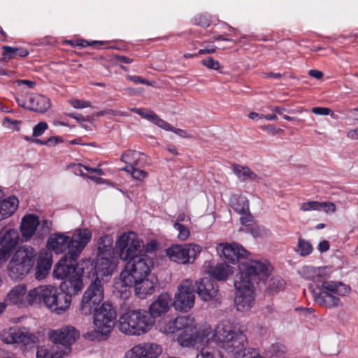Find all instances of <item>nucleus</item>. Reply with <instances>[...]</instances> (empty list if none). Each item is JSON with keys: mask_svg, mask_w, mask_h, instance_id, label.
Wrapping results in <instances>:
<instances>
[{"mask_svg": "<svg viewBox=\"0 0 358 358\" xmlns=\"http://www.w3.org/2000/svg\"><path fill=\"white\" fill-rule=\"evenodd\" d=\"M299 275L308 280L317 283L318 290L309 286L314 301L327 308L341 307L343 302L339 296L350 294V286L336 280H327L331 271L327 267H313L305 266L299 271Z\"/></svg>", "mask_w": 358, "mask_h": 358, "instance_id": "f257e3e1", "label": "nucleus"}, {"mask_svg": "<svg viewBox=\"0 0 358 358\" xmlns=\"http://www.w3.org/2000/svg\"><path fill=\"white\" fill-rule=\"evenodd\" d=\"M153 266L152 259L149 262L141 260L136 264L123 268L120 275L123 289L120 291V297L127 298L130 294L127 288L131 287H134L135 294L139 299H143L152 294L157 282L156 278L150 276Z\"/></svg>", "mask_w": 358, "mask_h": 358, "instance_id": "f03ea898", "label": "nucleus"}, {"mask_svg": "<svg viewBox=\"0 0 358 358\" xmlns=\"http://www.w3.org/2000/svg\"><path fill=\"white\" fill-rule=\"evenodd\" d=\"M57 288L53 285H41L32 293L38 295L37 305L43 303L52 313L61 315L66 312L71 304L72 295L79 292L71 289Z\"/></svg>", "mask_w": 358, "mask_h": 358, "instance_id": "7ed1b4c3", "label": "nucleus"}, {"mask_svg": "<svg viewBox=\"0 0 358 358\" xmlns=\"http://www.w3.org/2000/svg\"><path fill=\"white\" fill-rule=\"evenodd\" d=\"M79 255L65 254L56 264L53 270L54 278L63 280L61 289L80 292L83 287V269L78 267Z\"/></svg>", "mask_w": 358, "mask_h": 358, "instance_id": "20e7f679", "label": "nucleus"}, {"mask_svg": "<svg viewBox=\"0 0 358 358\" xmlns=\"http://www.w3.org/2000/svg\"><path fill=\"white\" fill-rule=\"evenodd\" d=\"M115 250L120 259L126 262L124 268L136 264L141 260L149 262L152 259L143 253V242L133 231H125L117 236Z\"/></svg>", "mask_w": 358, "mask_h": 358, "instance_id": "39448f33", "label": "nucleus"}, {"mask_svg": "<svg viewBox=\"0 0 358 358\" xmlns=\"http://www.w3.org/2000/svg\"><path fill=\"white\" fill-rule=\"evenodd\" d=\"M92 238V233L87 229H78L69 237L62 234H52L48 239V248L56 254L80 255Z\"/></svg>", "mask_w": 358, "mask_h": 358, "instance_id": "423d86ee", "label": "nucleus"}, {"mask_svg": "<svg viewBox=\"0 0 358 358\" xmlns=\"http://www.w3.org/2000/svg\"><path fill=\"white\" fill-rule=\"evenodd\" d=\"M213 339L220 347L229 352H234L236 350L245 348L248 343L244 332L237 324L229 320H222L217 324L214 330Z\"/></svg>", "mask_w": 358, "mask_h": 358, "instance_id": "0eeeda50", "label": "nucleus"}, {"mask_svg": "<svg viewBox=\"0 0 358 358\" xmlns=\"http://www.w3.org/2000/svg\"><path fill=\"white\" fill-rule=\"evenodd\" d=\"M155 323V319L148 310H129L120 317L118 329L127 335L141 336L148 332Z\"/></svg>", "mask_w": 358, "mask_h": 358, "instance_id": "6e6552de", "label": "nucleus"}, {"mask_svg": "<svg viewBox=\"0 0 358 358\" xmlns=\"http://www.w3.org/2000/svg\"><path fill=\"white\" fill-rule=\"evenodd\" d=\"M36 257V252L31 246L19 248L7 266L9 277L15 280L24 278L34 266Z\"/></svg>", "mask_w": 358, "mask_h": 358, "instance_id": "1a4fd4ad", "label": "nucleus"}, {"mask_svg": "<svg viewBox=\"0 0 358 358\" xmlns=\"http://www.w3.org/2000/svg\"><path fill=\"white\" fill-rule=\"evenodd\" d=\"M190 320L188 325L180 329L182 331L177 336V342L182 347H193L203 341L211 333V327L207 324H198L195 323L194 318L187 316Z\"/></svg>", "mask_w": 358, "mask_h": 358, "instance_id": "9d476101", "label": "nucleus"}, {"mask_svg": "<svg viewBox=\"0 0 358 358\" xmlns=\"http://www.w3.org/2000/svg\"><path fill=\"white\" fill-rule=\"evenodd\" d=\"M238 273L236 278L252 282L253 278L257 277L259 280L266 279L271 273L272 266L265 259H246L240 262Z\"/></svg>", "mask_w": 358, "mask_h": 358, "instance_id": "9b49d317", "label": "nucleus"}, {"mask_svg": "<svg viewBox=\"0 0 358 358\" xmlns=\"http://www.w3.org/2000/svg\"><path fill=\"white\" fill-rule=\"evenodd\" d=\"M92 313L95 330L102 336L110 334L117 318L116 310L112 303L105 301Z\"/></svg>", "mask_w": 358, "mask_h": 358, "instance_id": "f8f14e48", "label": "nucleus"}, {"mask_svg": "<svg viewBox=\"0 0 358 358\" xmlns=\"http://www.w3.org/2000/svg\"><path fill=\"white\" fill-rule=\"evenodd\" d=\"M104 298L103 286L99 277L92 282L84 292L80 307L83 315H90L100 306Z\"/></svg>", "mask_w": 358, "mask_h": 358, "instance_id": "ddd939ff", "label": "nucleus"}, {"mask_svg": "<svg viewBox=\"0 0 358 358\" xmlns=\"http://www.w3.org/2000/svg\"><path fill=\"white\" fill-rule=\"evenodd\" d=\"M234 286L236 288L234 305L236 310L241 313L249 311L255 301V287L252 282L235 278Z\"/></svg>", "mask_w": 358, "mask_h": 358, "instance_id": "4468645a", "label": "nucleus"}, {"mask_svg": "<svg viewBox=\"0 0 358 358\" xmlns=\"http://www.w3.org/2000/svg\"><path fill=\"white\" fill-rule=\"evenodd\" d=\"M195 289L192 279L182 280L174 295L173 306L180 312H188L195 303Z\"/></svg>", "mask_w": 358, "mask_h": 358, "instance_id": "2eb2a0df", "label": "nucleus"}, {"mask_svg": "<svg viewBox=\"0 0 358 358\" xmlns=\"http://www.w3.org/2000/svg\"><path fill=\"white\" fill-rule=\"evenodd\" d=\"M201 247L198 244H176L166 250V254L172 262L181 264L193 263L201 253Z\"/></svg>", "mask_w": 358, "mask_h": 358, "instance_id": "dca6fc26", "label": "nucleus"}, {"mask_svg": "<svg viewBox=\"0 0 358 358\" xmlns=\"http://www.w3.org/2000/svg\"><path fill=\"white\" fill-rule=\"evenodd\" d=\"M80 332L73 326L67 325L58 330L50 331V340L59 346L62 353L66 356L71 353V345L79 338Z\"/></svg>", "mask_w": 358, "mask_h": 358, "instance_id": "f3484780", "label": "nucleus"}, {"mask_svg": "<svg viewBox=\"0 0 358 358\" xmlns=\"http://www.w3.org/2000/svg\"><path fill=\"white\" fill-rule=\"evenodd\" d=\"M36 289V287L30 289L27 294L26 285L20 284L15 286L8 293L6 301L19 308L27 307L29 305H37L38 295L35 296V294L32 293Z\"/></svg>", "mask_w": 358, "mask_h": 358, "instance_id": "a211bd4d", "label": "nucleus"}, {"mask_svg": "<svg viewBox=\"0 0 358 358\" xmlns=\"http://www.w3.org/2000/svg\"><path fill=\"white\" fill-rule=\"evenodd\" d=\"M1 338L5 343H22L29 348L38 341V338L34 334L16 327L4 329L1 334Z\"/></svg>", "mask_w": 358, "mask_h": 358, "instance_id": "6ab92c4d", "label": "nucleus"}, {"mask_svg": "<svg viewBox=\"0 0 358 358\" xmlns=\"http://www.w3.org/2000/svg\"><path fill=\"white\" fill-rule=\"evenodd\" d=\"M218 255L229 263H235L241 258L247 257L249 252L240 244L236 243H221L216 247Z\"/></svg>", "mask_w": 358, "mask_h": 358, "instance_id": "aec40b11", "label": "nucleus"}, {"mask_svg": "<svg viewBox=\"0 0 358 358\" xmlns=\"http://www.w3.org/2000/svg\"><path fill=\"white\" fill-rule=\"evenodd\" d=\"M162 353V348L155 343L138 344L124 355V358H157Z\"/></svg>", "mask_w": 358, "mask_h": 358, "instance_id": "412c9836", "label": "nucleus"}, {"mask_svg": "<svg viewBox=\"0 0 358 358\" xmlns=\"http://www.w3.org/2000/svg\"><path fill=\"white\" fill-rule=\"evenodd\" d=\"M131 110L166 131H171L179 136L183 138L187 136V132L185 130L173 128L170 124L161 119L152 110L138 108H133Z\"/></svg>", "mask_w": 358, "mask_h": 358, "instance_id": "4be33fe9", "label": "nucleus"}, {"mask_svg": "<svg viewBox=\"0 0 358 358\" xmlns=\"http://www.w3.org/2000/svg\"><path fill=\"white\" fill-rule=\"evenodd\" d=\"M118 264L119 260L115 255H96L94 265L96 277L112 275L117 271Z\"/></svg>", "mask_w": 358, "mask_h": 358, "instance_id": "5701e85b", "label": "nucleus"}, {"mask_svg": "<svg viewBox=\"0 0 358 358\" xmlns=\"http://www.w3.org/2000/svg\"><path fill=\"white\" fill-rule=\"evenodd\" d=\"M20 237L16 229H2L0 231V251L11 255L20 243Z\"/></svg>", "mask_w": 358, "mask_h": 358, "instance_id": "b1692460", "label": "nucleus"}, {"mask_svg": "<svg viewBox=\"0 0 358 358\" xmlns=\"http://www.w3.org/2000/svg\"><path fill=\"white\" fill-rule=\"evenodd\" d=\"M189 321L187 316H178L176 318L166 317L159 321L158 329L162 333L172 334L180 331L182 327H187Z\"/></svg>", "mask_w": 358, "mask_h": 358, "instance_id": "393cba45", "label": "nucleus"}, {"mask_svg": "<svg viewBox=\"0 0 358 358\" xmlns=\"http://www.w3.org/2000/svg\"><path fill=\"white\" fill-rule=\"evenodd\" d=\"M197 293L204 301L215 299L218 294V285L215 280L204 277L197 282Z\"/></svg>", "mask_w": 358, "mask_h": 358, "instance_id": "a878e982", "label": "nucleus"}, {"mask_svg": "<svg viewBox=\"0 0 358 358\" xmlns=\"http://www.w3.org/2000/svg\"><path fill=\"white\" fill-rule=\"evenodd\" d=\"M40 225L39 218L34 214L24 215L21 220L20 231L24 241H29Z\"/></svg>", "mask_w": 358, "mask_h": 358, "instance_id": "bb28decb", "label": "nucleus"}, {"mask_svg": "<svg viewBox=\"0 0 358 358\" xmlns=\"http://www.w3.org/2000/svg\"><path fill=\"white\" fill-rule=\"evenodd\" d=\"M172 298L166 292L162 293L150 306L148 312L155 320L162 314L167 313L171 307Z\"/></svg>", "mask_w": 358, "mask_h": 358, "instance_id": "cd10ccee", "label": "nucleus"}, {"mask_svg": "<svg viewBox=\"0 0 358 358\" xmlns=\"http://www.w3.org/2000/svg\"><path fill=\"white\" fill-rule=\"evenodd\" d=\"M52 254L46 250L40 252L39 258L36 268V278L41 280L49 273L52 266Z\"/></svg>", "mask_w": 358, "mask_h": 358, "instance_id": "c85d7f7f", "label": "nucleus"}, {"mask_svg": "<svg viewBox=\"0 0 358 358\" xmlns=\"http://www.w3.org/2000/svg\"><path fill=\"white\" fill-rule=\"evenodd\" d=\"M50 107V99L40 94L29 95V110L39 113L47 111Z\"/></svg>", "mask_w": 358, "mask_h": 358, "instance_id": "c756f323", "label": "nucleus"}, {"mask_svg": "<svg viewBox=\"0 0 358 358\" xmlns=\"http://www.w3.org/2000/svg\"><path fill=\"white\" fill-rule=\"evenodd\" d=\"M18 205L19 201L17 197H3L0 202V221L11 216L16 211Z\"/></svg>", "mask_w": 358, "mask_h": 358, "instance_id": "7c9ffc66", "label": "nucleus"}, {"mask_svg": "<svg viewBox=\"0 0 358 358\" xmlns=\"http://www.w3.org/2000/svg\"><path fill=\"white\" fill-rule=\"evenodd\" d=\"M97 245L96 255H115L113 240L111 236L106 234L101 236L98 240Z\"/></svg>", "mask_w": 358, "mask_h": 358, "instance_id": "2f4dec72", "label": "nucleus"}, {"mask_svg": "<svg viewBox=\"0 0 358 358\" xmlns=\"http://www.w3.org/2000/svg\"><path fill=\"white\" fill-rule=\"evenodd\" d=\"M208 272L214 278L218 280H224L233 273V268L225 263H220L210 266Z\"/></svg>", "mask_w": 358, "mask_h": 358, "instance_id": "473e14b6", "label": "nucleus"}, {"mask_svg": "<svg viewBox=\"0 0 358 358\" xmlns=\"http://www.w3.org/2000/svg\"><path fill=\"white\" fill-rule=\"evenodd\" d=\"M230 206L238 214L249 211V201L242 195L233 194L230 198Z\"/></svg>", "mask_w": 358, "mask_h": 358, "instance_id": "72a5a7b5", "label": "nucleus"}, {"mask_svg": "<svg viewBox=\"0 0 358 358\" xmlns=\"http://www.w3.org/2000/svg\"><path fill=\"white\" fill-rule=\"evenodd\" d=\"M65 355L59 350V346L56 344L50 348L45 346L37 348V358H62Z\"/></svg>", "mask_w": 358, "mask_h": 358, "instance_id": "f704fd0d", "label": "nucleus"}, {"mask_svg": "<svg viewBox=\"0 0 358 358\" xmlns=\"http://www.w3.org/2000/svg\"><path fill=\"white\" fill-rule=\"evenodd\" d=\"M231 170L233 173L237 176V178L241 181H245L247 180H256L258 179V176L250 169L247 166H243L239 164H234L231 166Z\"/></svg>", "mask_w": 358, "mask_h": 358, "instance_id": "c9c22d12", "label": "nucleus"}, {"mask_svg": "<svg viewBox=\"0 0 358 358\" xmlns=\"http://www.w3.org/2000/svg\"><path fill=\"white\" fill-rule=\"evenodd\" d=\"M196 358H223V355L217 348L207 344L201 348Z\"/></svg>", "mask_w": 358, "mask_h": 358, "instance_id": "e433bc0d", "label": "nucleus"}, {"mask_svg": "<svg viewBox=\"0 0 358 358\" xmlns=\"http://www.w3.org/2000/svg\"><path fill=\"white\" fill-rule=\"evenodd\" d=\"M3 56L6 59H12L15 56L20 57H24L29 55V51L27 49L22 48H15L10 46H3Z\"/></svg>", "mask_w": 358, "mask_h": 358, "instance_id": "4c0bfd02", "label": "nucleus"}, {"mask_svg": "<svg viewBox=\"0 0 358 358\" xmlns=\"http://www.w3.org/2000/svg\"><path fill=\"white\" fill-rule=\"evenodd\" d=\"M143 156V154L140 152L129 150L122 155L121 160L125 164H131L136 166L138 165V161Z\"/></svg>", "mask_w": 358, "mask_h": 358, "instance_id": "58836bf2", "label": "nucleus"}, {"mask_svg": "<svg viewBox=\"0 0 358 358\" xmlns=\"http://www.w3.org/2000/svg\"><path fill=\"white\" fill-rule=\"evenodd\" d=\"M235 352V358H262L258 349L255 348H240Z\"/></svg>", "mask_w": 358, "mask_h": 358, "instance_id": "ea45409f", "label": "nucleus"}, {"mask_svg": "<svg viewBox=\"0 0 358 358\" xmlns=\"http://www.w3.org/2000/svg\"><path fill=\"white\" fill-rule=\"evenodd\" d=\"M296 252L302 257L308 256L313 252L312 245L309 241L299 238Z\"/></svg>", "mask_w": 358, "mask_h": 358, "instance_id": "a19ab883", "label": "nucleus"}, {"mask_svg": "<svg viewBox=\"0 0 358 358\" xmlns=\"http://www.w3.org/2000/svg\"><path fill=\"white\" fill-rule=\"evenodd\" d=\"M173 228L178 231L177 237L180 241H184L189 238L190 231L187 227L178 222H174Z\"/></svg>", "mask_w": 358, "mask_h": 358, "instance_id": "79ce46f5", "label": "nucleus"}, {"mask_svg": "<svg viewBox=\"0 0 358 358\" xmlns=\"http://www.w3.org/2000/svg\"><path fill=\"white\" fill-rule=\"evenodd\" d=\"M34 143L38 145H44L48 146H54L60 143L63 142V138L59 136H52L50 137L48 140L43 141L41 139H35L34 140Z\"/></svg>", "mask_w": 358, "mask_h": 358, "instance_id": "37998d69", "label": "nucleus"}, {"mask_svg": "<svg viewBox=\"0 0 358 358\" xmlns=\"http://www.w3.org/2000/svg\"><path fill=\"white\" fill-rule=\"evenodd\" d=\"M319 206H320L319 201H310L303 202V203H301L300 210L303 212L313 211V210L318 211V210H320Z\"/></svg>", "mask_w": 358, "mask_h": 358, "instance_id": "c03bdc74", "label": "nucleus"}, {"mask_svg": "<svg viewBox=\"0 0 358 358\" xmlns=\"http://www.w3.org/2000/svg\"><path fill=\"white\" fill-rule=\"evenodd\" d=\"M201 63L209 69L219 70L220 68V62L215 60L212 57H208L203 59Z\"/></svg>", "mask_w": 358, "mask_h": 358, "instance_id": "a18cd8bd", "label": "nucleus"}, {"mask_svg": "<svg viewBox=\"0 0 358 358\" xmlns=\"http://www.w3.org/2000/svg\"><path fill=\"white\" fill-rule=\"evenodd\" d=\"M48 128V125L45 122H40L33 128V137L36 138L41 136Z\"/></svg>", "mask_w": 358, "mask_h": 358, "instance_id": "49530a36", "label": "nucleus"}, {"mask_svg": "<svg viewBox=\"0 0 358 358\" xmlns=\"http://www.w3.org/2000/svg\"><path fill=\"white\" fill-rule=\"evenodd\" d=\"M320 210L324 211L326 213H332L336 210V205L331 202H319Z\"/></svg>", "mask_w": 358, "mask_h": 358, "instance_id": "de8ad7c7", "label": "nucleus"}, {"mask_svg": "<svg viewBox=\"0 0 358 358\" xmlns=\"http://www.w3.org/2000/svg\"><path fill=\"white\" fill-rule=\"evenodd\" d=\"M194 23L203 27L210 25V19L206 15H199L194 18Z\"/></svg>", "mask_w": 358, "mask_h": 358, "instance_id": "09e8293b", "label": "nucleus"}, {"mask_svg": "<svg viewBox=\"0 0 358 358\" xmlns=\"http://www.w3.org/2000/svg\"><path fill=\"white\" fill-rule=\"evenodd\" d=\"M158 248V243L155 240H152L148 243L145 245H143V253H150L157 250Z\"/></svg>", "mask_w": 358, "mask_h": 358, "instance_id": "8fccbe9b", "label": "nucleus"}, {"mask_svg": "<svg viewBox=\"0 0 358 358\" xmlns=\"http://www.w3.org/2000/svg\"><path fill=\"white\" fill-rule=\"evenodd\" d=\"M71 104L74 108L81 109L90 106V102L88 101L74 99L71 101Z\"/></svg>", "mask_w": 358, "mask_h": 358, "instance_id": "3c124183", "label": "nucleus"}, {"mask_svg": "<svg viewBox=\"0 0 358 358\" xmlns=\"http://www.w3.org/2000/svg\"><path fill=\"white\" fill-rule=\"evenodd\" d=\"M131 176L138 180H142L147 177L148 173L143 170L137 169L134 166L133 171L131 173Z\"/></svg>", "mask_w": 358, "mask_h": 358, "instance_id": "603ef678", "label": "nucleus"}, {"mask_svg": "<svg viewBox=\"0 0 358 358\" xmlns=\"http://www.w3.org/2000/svg\"><path fill=\"white\" fill-rule=\"evenodd\" d=\"M312 112L318 115H332L334 114L333 111L324 107H315L312 109Z\"/></svg>", "mask_w": 358, "mask_h": 358, "instance_id": "864d4df0", "label": "nucleus"}, {"mask_svg": "<svg viewBox=\"0 0 358 358\" xmlns=\"http://www.w3.org/2000/svg\"><path fill=\"white\" fill-rule=\"evenodd\" d=\"M83 169H85L87 171L92 172V168L87 166L82 165L80 164L74 165V172L76 173V174L84 176Z\"/></svg>", "mask_w": 358, "mask_h": 358, "instance_id": "5fc2aeb1", "label": "nucleus"}, {"mask_svg": "<svg viewBox=\"0 0 358 358\" xmlns=\"http://www.w3.org/2000/svg\"><path fill=\"white\" fill-rule=\"evenodd\" d=\"M241 217L240 218L241 222L242 224L244 225H249L252 222V215L248 211L247 213L241 214Z\"/></svg>", "mask_w": 358, "mask_h": 358, "instance_id": "6e6d98bb", "label": "nucleus"}, {"mask_svg": "<svg viewBox=\"0 0 358 358\" xmlns=\"http://www.w3.org/2000/svg\"><path fill=\"white\" fill-rule=\"evenodd\" d=\"M15 101L19 106L29 110V99L25 100L22 96H17Z\"/></svg>", "mask_w": 358, "mask_h": 358, "instance_id": "4d7b16f0", "label": "nucleus"}, {"mask_svg": "<svg viewBox=\"0 0 358 358\" xmlns=\"http://www.w3.org/2000/svg\"><path fill=\"white\" fill-rule=\"evenodd\" d=\"M16 83L18 86L25 85L29 89L34 88L36 85V82L29 80H17Z\"/></svg>", "mask_w": 358, "mask_h": 358, "instance_id": "13d9d810", "label": "nucleus"}, {"mask_svg": "<svg viewBox=\"0 0 358 358\" xmlns=\"http://www.w3.org/2000/svg\"><path fill=\"white\" fill-rule=\"evenodd\" d=\"M41 229L44 233H49L52 229V222L48 220H43L41 223Z\"/></svg>", "mask_w": 358, "mask_h": 358, "instance_id": "bf43d9fd", "label": "nucleus"}, {"mask_svg": "<svg viewBox=\"0 0 358 358\" xmlns=\"http://www.w3.org/2000/svg\"><path fill=\"white\" fill-rule=\"evenodd\" d=\"M216 50V47L215 45H208L203 49H201L198 52V55H204V54H210L214 53Z\"/></svg>", "mask_w": 358, "mask_h": 358, "instance_id": "052dcab7", "label": "nucleus"}, {"mask_svg": "<svg viewBox=\"0 0 358 358\" xmlns=\"http://www.w3.org/2000/svg\"><path fill=\"white\" fill-rule=\"evenodd\" d=\"M128 78L129 80H132L135 83H141V84H144V85H150L148 80H146L139 76H129Z\"/></svg>", "mask_w": 358, "mask_h": 358, "instance_id": "680f3d73", "label": "nucleus"}, {"mask_svg": "<svg viewBox=\"0 0 358 358\" xmlns=\"http://www.w3.org/2000/svg\"><path fill=\"white\" fill-rule=\"evenodd\" d=\"M329 243L327 241L324 240L319 243L317 249L320 252H324L327 251L329 249Z\"/></svg>", "mask_w": 358, "mask_h": 358, "instance_id": "e2e57ef3", "label": "nucleus"}, {"mask_svg": "<svg viewBox=\"0 0 358 358\" xmlns=\"http://www.w3.org/2000/svg\"><path fill=\"white\" fill-rule=\"evenodd\" d=\"M347 137L352 140L358 139V127L348 131Z\"/></svg>", "mask_w": 358, "mask_h": 358, "instance_id": "0e129e2a", "label": "nucleus"}, {"mask_svg": "<svg viewBox=\"0 0 358 358\" xmlns=\"http://www.w3.org/2000/svg\"><path fill=\"white\" fill-rule=\"evenodd\" d=\"M308 75L317 79H321L323 77V73L320 71L311 69L308 72Z\"/></svg>", "mask_w": 358, "mask_h": 358, "instance_id": "69168bd1", "label": "nucleus"}, {"mask_svg": "<svg viewBox=\"0 0 358 358\" xmlns=\"http://www.w3.org/2000/svg\"><path fill=\"white\" fill-rule=\"evenodd\" d=\"M134 166H135L134 165H132L131 164H127V165L124 167H123L122 169H121V170L127 172L128 173L131 174Z\"/></svg>", "mask_w": 358, "mask_h": 358, "instance_id": "338daca9", "label": "nucleus"}, {"mask_svg": "<svg viewBox=\"0 0 358 358\" xmlns=\"http://www.w3.org/2000/svg\"><path fill=\"white\" fill-rule=\"evenodd\" d=\"M117 59L120 62L125 63V64H130L133 62L131 59L125 56H120V57H118Z\"/></svg>", "mask_w": 358, "mask_h": 358, "instance_id": "774afa93", "label": "nucleus"}]
</instances>
